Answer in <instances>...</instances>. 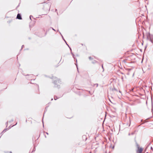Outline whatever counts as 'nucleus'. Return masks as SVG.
I'll list each match as a JSON object with an SVG mask.
<instances>
[{"label": "nucleus", "instance_id": "1", "mask_svg": "<svg viewBox=\"0 0 153 153\" xmlns=\"http://www.w3.org/2000/svg\"><path fill=\"white\" fill-rule=\"evenodd\" d=\"M52 79H53V83L55 85L54 87L55 88H60V85H57L58 83H60L61 82V81L59 79L55 77H53Z\"/></svg>", "mask_w": 153, "mask_h": 153}, {"label": "nucleus", "instance_id": "2", "mask_svg": "<svg viewBox=\"0 0 153 153\" xmlns=\"http://www.w3.org/2000/svg\"><path fill=\"white\" fill-rule=\"evenodd\" d=\"M71 54L72 55V56L73 57V58H74V59L75 60H76V64H75V65H76V67H77V71H78V72H79L78 71V66H77V59H76L74 57V54L72 52V51H71Z\"/></svg>", "mask_w": 153, "mask_h": 153}, {"label": "nucleus", "instance_id": "3", "mask_svg": "<svg viewBox=\"0 0 153 153\" xmlns=\"http://www.w3.org/2000/svg\"><path fill=\"white\" fill-rule=\"evenodd\" d=\"M16 19H18L20 20L22 19V17L21 14L19 13L17 14L16 17Z\"/></svg>", "mask_w": 153, "mask_h": 153}, {"label": "nucleus", "instance_id": "4", "mask_svg": "<svg viewBox=\"0 0 153 153\" xmlns=\"http://www.w3.org/2000/svg\"><path fill=\"white\" fill-rule=\"evenodd\" d=\"M149 41L152 43H153V35H151L149 36Z\"/></svg>", "mask_w": 153, "mask_h": 153}, {"label": "nucleus", "instance_id": "5", "mask_svg": "<svg viewBox=\"0 0 153 153\" xmlns=\"http://www.w3.org/2000/svg\"><path fill=\"white\" fill-rule=\"evenodd\" d=\"M143 150V149L141 148H138L137 152H142Z\"/></svg>", "mask_w": 153, "mask_h": 153}, {"label": "nucleus", "instance_id": "6", "mask_svg": "<svg viewBox=\"0 0 153 153\" xmlns=\"http://www.w3.org/2000/svg\"><path fill=\"white\" fill-rule=\"evenodd\" d=\"M151 34L149 33V34L147 35V38L148 40H149V36H151Z\"/></svg>", "mask_w": 153, "mask_h": 153}, {"label": "nucleus", "instance_id": "7", "mask_svg": "<svg viewBox=\"0 0 153 153\" xmlns=\"http://www.w3.org/2000/svg\"><path fill=\"white\" fill-rule=\"evenodd\" d=\"M48 106H46L45 108V111H44V114H43V117L44 116V114L45 113V112L47 111V109H48Z\"/></svg>", "mask_w": 153, "mask_h": 153}, {"label": "nucleus", "instance_id": "8", "mask_svg": "<svg viewBox=\"0 0 153 153\" xmlns=\"http://www.w3.org/2000/svg\"><path fill=\"white\" fill-rule=\"evenodd\" d=\"M92 63L93 64H95L98 63V62L95 60H94L92 62Z\"/></svg>", "mask_w": 153, "mask_h": 153}, {"label": "nucleus", "instance_id": "9", "mask_svg": "<svg viewBox=\"0 0 153 153\" xmlns=\"http://www.w3.org/2000/svg\"><path fill=\"white\" fill-rule=\"evenodd\" d=\"M9 129L8 128H7L6 129H4L3 131H2V132H5L7 130H8Z\"/></svg>", "mask_w": 153, "mask_h": 153}, {"label": "nucleus", "instance_id": "10", "mask_svg": "<svg viewBox=\"0 0 153 153\" xmlns=\"http://www.w3.org/2000/svg\"><path fill=\"white\" fill-rule=\"evenodd\" d=\"M136 145L137 148H140L139 145L137 143H136Z\"/></svg>", "mask_w": 153, "mask_h": 153}, {"label": "nucleus", "instance_id": "11", "mask_svg": "<svg viewBox=\"0 0 153 153\" xmlns=\"http://www.w3.org/2000/svg\"><path fill=\"white\" fill-rule=\"evenodd\" d=\"M58 98L56 96H54V99L55 100H56Z\"/></svg>", "mask_w": 153, "mask_h": 153}, {"label": "nucleus", "instance_id": "12", "mask_svg": "<svg viewBox=\"0 0 153 153\" xmlns=\"http://www.w3.org/2000/svg\"><path fill=\"white\" fill-rule=\"evenodd\" d=\"M46 33H45V34L44 35H43V36L39 35V37H43L44 36H45L46 35Z\"/></svg>", "mask_w": 153, "mask_h": 153}, {"label": "nucleus", "instance_id": "13", "mask_svg": "<svg viewBox=\"0 0 153 153\" xmlns=\"http://www.w3.org/2000/svg\"><path fill=\"white\" fill-rule=\"evenodd\" d=\"M113 91H117L118 90L117 89L115 88H114L113 89Z\"/></svg>", "mask_w": 153, "mask_h": 153}, {"label": "nucleus", "instance_id": "14", "mask_svg": "<svg viewBox=\"0 0 153 153\" xmlns=\"http://www.w3.org/2000/svg\"><path fill=\"white\" fill-rule=\"evenodd\" d=\"M135 131L134 132H132L131 133V135H134L135 134Z\"/></svg>", "mask_w": 153, "mask_h": 153}, {"label": "nucleus", "instance_id": "15", "mask_svg": "<svg viewBox=\"0 0 153 153\" xmlns=\"http://www.w3.org/2000/svg\"><path fill=\"white\" fill-rule=\"evenodd\" d=\"M89 58L90 60H92L93 59V58H91V56H89Z\"/></svg>", "mask_w": 153, "mask_h": 153}, {"label": "nucleus", "instance_id": "16", "mask_svg": "<svg viewBox=\"0 0 153 153\" xmlns=\"http://www.w3.org/2000/svg\"><path fill=\"white\" fill-rule=\"evenodd\" d=\"M35 151V147H34L33 148V151H32V152H33L34 151Z\"/></svg>", "mask_w": 153, "mask_h": 153}, {"label": "nucleus", "instance_id": "17", "mask_svg": "<svg viewBox=\"0 0 153 153\" xmlns=\"http://www.w3.org/2000/svg\"><path fill=\"white\" fill-rule=\"evenodd\" d=\"M59 33H60L61 34V36H62V39H63V40L64 41L65 40V39H64V38H63V36H62V34H61V33H60V32H59Z\"/></svg>", "mask_w": 153, "mask_h": 153}, {"label": "nucleus", "instance_id": "18", "mask_svg": "<svg viewBox=\"0 0 153 153\" xmlns=\"http://www.w3.org/2000/svg\"><path fill=\"white\" fill-rule=\"evenodd\" d=\"M13 119H12L11 120L9 121V123H11L12 122H13Z\"/></svg>", "mask_w": 153, "mask_h": 153}, {"label": "nucleus", "instance_id": "19", "mask_svg": "<svg viewBox=\"0 0 153 153\" xmlns=\"http://www.w3.org/2000/svg\"><path fill=\"white\" fill-rule=\"evenodd\" d=\"M6 127H7L8 125V122H7L6 123Z\"/></svg>", "mask_w": 153, "mask_h": 153}, {"label": "nucleus", "instance_id": "20", "mask_svg": "<svg viewBox=\"0 0 153 153\" xmlns=\"http://www.w3.org/2000/svg\"><path fill=\"white\" fill-rule=\"evenodd\" d=\"M31 17H33V16H32V15H30V19L31 20L32 19H31Z\"/></svg>", "mask_w": 153, "mask_h": 153}, {"label": "nucleus", "instance_id": "21", "mask_svg": "<svg viewBox=\"0 0 153 153\" xmlns=\"http://www.w3.org/2000/svg\"><path fill=\"white\" fill-rule=\"evenodd\" d=\"M65 42V43H66V45L68 46V47H69V45L65 41V40L64 41Z\"/></svg>", "mask_w": 153, "mask_h": 153}, {"label": "nucleus", "instance_id": "22", "mask_svg": "<svg viewBox=\"0 0 153 153\" xmlns=\"http://www.w3.org/2000/svg\"><path fill=\"white\" fill-rule=\"evenodd\" d=\"M146 122H147V121H146V120H145L144 121V122H143V123H142V124H141H141H143V123H146Z\"/></svg>", "mask_w": 153, "mask_h": 153}, {"label": "nucleus", "instance_id": "23", "mask_svg": "<svg viewBox=\"0 0 153 153\" xmlns=\"http://www.w3.org/2000/svg\"><path fill=\"white\" fill-rule=\"evenodd\" d=\"M51 28H52V29L53 30H54V31H56V30H55V29H54L53 28V27H51Z\"/></svg>", "mask_w": 153, "mask_h": 153}, {"label": "nucleus", "instance_id": "24", "mask_svg": "<svg viewBox=\"0 0 153 153\" xmlns=\"http://www.w3.org/2000/svg\"><path fill=\"white\" fill-rule=\"evenodd\" d=\"M133 90H134V88H131V89L130 90V91H133Z\"/></svg>", "mask_w": 153, "mask_h": 153}, {"label": "nucleus", "instance_id": "25", "mask_svg": "<svg viewBox=\"0 0 153 153\" xmlns=\"http://www.w3.org/2000/svg\"><path fill=\"white\" fill-rule=\"evenodd\" d=\"M68 47H69V48H70V50L71 51H71H72V49H71V48L69 46Z\"/></svg>", "mask_w": 153, "mask_h": 153}, {"label": "nucleus", "instance_id": "26", "mask_svg": "<svg viewBox=\"0 0 153 153\" xmlns=\"http://www.w3.org/2000/svg\"><path fill=\"white\" fill-rule=\"evenodd\" d=\"M24 47V45H22V48L21 49V50H21L22 49V48L23 47Z\"/></svg>", "mask_w": 153, "mask_h": 153}, {"label": "nucleus", "instance_id": "27", "mask_svg": "<svg viewBox=\"0 0 153 153\" xmlns=\"http://www.w3.org/2000/svg\"><path fill=\"white\" fill-rule=\"evenodd\" d=\"M12 127H11V126H10L9 127V128H9V129L10 128H11Z\"/></svg>", "mask_w": 153, "mask_h": 153}, {"label": "nucleus", "instance_id": "28", "mask_svg": "<svg viewBox=\"0 0 153 153\" xmlns=\"http://www.w3.org/2000/svg\"><path fill=\"white\" fill-rule=\"evenodd\" d=\"M123 76H122V77H121L122 79L123 80Z\"/></svg>", "mask_w": 153, "mask_h": 153}, {"label": "nucleus", "instance_id": "29", "mask_svg": "<svg viewBox=\"0 0 153 153\" xmlns=\"http://www.w3.org/2000/svg\"><path fill=\"white\" fill-rule=\"evenodd\" d=\"M43 119H42V121H43ZM43 126H44V123H43Z\"/></svg>", "mask_w": 153, "mask_h": 153}, {"label": "nucleus", "instance_id": "30", "mask_svg": "<svg viewBox=\"0 0 153 153\" xmlns=\"http://www.w3.org/2000/svg\"><path fill=\"white\" fill-rule=\"evenodd\" d=\"M131 135V134L130 133H129L128 134V135Z\"/></svg>", "mask_w": 153, "mask_h": 153}, {"label": "nucleus", "instance_id": "31", "mask_svg": "<svg viewBox=\"0 0 153 153\" xmlns=\"http://www.w3.org/2000/svg\"><path fill=\"white\" fill-rule=\"evenodd\" d=\"M95 85H96L97 87L98 85V84H95Z\"/></svg>", "mask_w": 153, "mask_h": 153}, {"label": "nucleus", "instance_id": "32", "mask_svg": "<svg viewBox=\"0 0 153 153\" xmlns=\"http://www.w3.org/2000/svg\"><path fill=\"white\" fill-rule=\"evenodd\" d=\"M46 133L47 134H48V132H46Z\"/></svg>", "mask_w": 153, "mask_h": 153}, {"label": "nucleus", "instance_id": "33", "mask_svg": "<svg viewBox=\"0 0 153 153\" xmlns=\"http://www.w3.org/2000/svg\"><path fill=\"white\" fill-rule=\"evenodd\" d=\"M82 137H85V135L83 136Z\"/></svg>", "mask_w": 153, "mask_h": 153}, {"label": "nucleus", "instance_id": "34", "mask_svg": "<svg viewBox=\"0 0 153 153\" xmlns=\"http://www.w3.org/2000/svg\"><path fill=\"white\" fill-rule=\"evenodd\" d=\"M151 149H153V148H152V147H151Z\"/></svg>", "mask_w": 153, "mask_h": 153}, {"label": "nucleus", "instance_id": "35", "mask_svg": "<svg viewBox=\"0 0 153 153\" xmlns=\"http://www.w3.org/2000/svg\"><path fill=\"white\" fill-rule=\"evenodd\" d=\"M57 10L56 9L55 12H57Z\"/></svg>", "mask_w": 153, "mask_h": 153}, {"label": "nucleus", "instance_id": "36", "mask_svg": "<svg viewBox=\"0 0 153 153\" xmlns=\"http://www.w3.org/2000/svg\"><path fill=\"white\" fill-rule=\"evenodd\" d=\"M102 68L104 70V69H103V65H102Z\"/></svg>", "mask_w": 153, "mask_h": 153}, {"label": "nucleus", "instance_id": "37", "mask_svg": "<svg viewBox=\"0 0 153 153\" xmlns=\"http://www.w3.org/2000/svg\"><path fill=\"white\" fill-rule=\"evenodd\" d=\"M17 124V123H16V124L15 125H16V124ZM15 126V125H13V126Z\"/></svg>", "mask_w": 153, "mask_h": 153}, {"label": "nucleus", "instance_id": "38", "mask_svg": "<svg viewBox=\"0 0 153 153\" xmlns=\"http://www.w3.org/2000/svg\"><path fill=\"white\" fill-rule=\"evenodd\" d=\"M53 100V98H52L51 99V100Z\"/></svg>", "mask_w": 153, "mask_h": 153}, {"label": "nucleus", "instance_id": "39", "mask_svg": "<svg viewBox=\"0 0 153 153\" xmlns=\"http://www.w3.org/2000/svg\"><path fill=\"white\" fill-rule=\"evenodd\" d=\"M143 121V120H141V122H142Z\"/></svg>", "mask_w": 153, "mask_h": 153}, {"label": "nucleus", "instance_id": "40", "mask_svg": "<svg viewBox=\"0 0 153 153\" xmlns=\"http://www.w3.org/2000/svg\"><path fill=\"white\" fill-rule=\"evenodd\" d=\"M114 148V146H113L112 147V149H113Z\"/></svg>", "mask_w": 153, "mask_h": 153}, {"label": "nucleus", "instance_id": "41", "mask_svg": "<svg viewBox=\"0 0 153 153\" xmlns=\"http://www.w3.org/2000/svg\"><path fill=\"white\" fill-rule=\"evenodd\" d=\"M23 74L24 75H24V74ZM27 75H28V74H27V75H25V76H27Z\"/></svg>", "mask_w": 153, "mask_h": 153}, {"label": "nucleus", "instance_id": "42", "mask_svg": "<svg viewBox=\"0 0 153 153\" xmlns=\"http://www.w3.org/2000/svg\"><path fill=\"white\" fill-rule=\"evenodd\" d=\"M10 153H12V152L11 151L9 152Z\"/></svg>", "mask_w": 153, "mask_h": 153}, {"label": "nucleus", "instance_id": "43", "mask_svg": "<svg viewBox=\"0 0 153 153\" xmlns=\"http://www.w3.org/2000/svg\"><path fill=\"white\" fill-rule=\"evenodd\" d=\"M131 70V69H128V70H129V71H130V70Z\"/></svg>", "mask_w": 153, "mask_h": 153}, {"label": "nucleus", "instance_id": "44", "mask_svg": "<svg viewBox=\"0 0 153 153\" xmlns=\"http://www.w3.org/2000/svg\"><path fill=\"white\" fill-rule=\"evenodd\" d=\"M119 92H120V93H121V91H120V90H119Z\"/></svg>", "mask_w": 153, "mask_h": 153}, {"label": "nucleus", "instance_id": "45", "mask_svg": "<svg viewBox=\"0 0 153 153\" xmlns=\"http://www.w3.org/2000/svg\"><path fill=\"white\" fill-rule=\"evenodd\" d=\"M8 152H5V153H8Z\"/></svg>", "mask_w": 153, "mask_h": 153}, {"label": "nucleus", "instance_id": "46", "mask_svg": "<svg viewBox=\"0 0 153 153\" xmlns=\"http://www.w3.org/2000/svg\"><path fill=\"white\" fill-rule=\"evenodd\" d=\"M45 138H46V135H45Z\"/></svg>", "mask_w": 153, "mask_h": 153}, {"label": "nucleus", "instance_id": "47", "mask_svg": "<svg viewBox=\"0 0 153 153\" xmlns=\"http://www.w3.org/2000/svg\"><path fill=\"white\" fill-rule=\"evenodd\" d=\"M3 132H2H2L1 133V134H2Z\"/></svg>", "mask_w": 153, "mask_h": 153}, {"label": "nucleus", "instance_id": "48", "mask_svg": "<svg viewBox=\"0 0 153 153\" xmlns=\"http://www.w3.org/2000/svg\"><path fill=\"white\" fill-rule=\"evenodd\" d=\"M29 39H30V38H29Z\"/></svg>", "mask_w": 153, "mask_h": 153}, {"label": "nucleus", "instance_id": "49", "mask_svg": "<svg viewBox=\"0 0 153 153\" xmlns=\"http://www.w3.org/2000/svg\"><path fill=\"white\" fill-rule=\"evenodd\" d=\"M138 153H142V152H138Z\"/></svg>", "mask_w": 153, "mask_h": 153}]
</instances>
